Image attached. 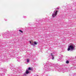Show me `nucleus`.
<instances>
[{
  "label": "nucleus",
  "mask_w": 76,
  "mask_h": 76,
  "mask_svg": "<svg viewBox=\"0 0 76 76\" xmlns=\"http://www.w3.org/2000/svg\"><path fill=\"white\" fill-rule=\"evenodd\" d=\"M45 66L43 68L44 71L46 72L47 71H54V68L56 67V65L55 64H53L48 61L46 63Z\"/></svg>",
  "instance_id": "nucleus-1"
},
{
  "label": "nucleus",
  "mask_w": 76,
  "mask_h": 76,
  "mask_svg": "<svg viewBox=\"0 0 76 76\" xmlns=\"http://www.w3.org/2000/svg\"><path fill=\"white\" fill-rule=\"evenodd\" d=\"M19 31L20 32H21V33H23V31H22V30H19Z\"/></svg>",
  "instance_id": "nucleus-15"
},
{
  "label": "nucleus",
  "mask_w": 76,
  "mask_h": 76,
  "mask_svg": "<svg viewBox=\"0 0 76 76\" xmlns=\"http://www.w3.org/2000/svg\"><path fill=\"white\" fill-rule=\"evenodd\" d=\"M56 9H59V8H56Z\"/></svg>",
  "instance_id": "nucleus-19"
},
{
  "label": "nucleus",
  "mask_w": 76,
  "mask_h": 76,
  "mask_svg": "<svg viewBox=\"0 0 76 76\" xmlns=\"http://www.w3.org/2000/svg\"><path fill=\"white\" fill-rule=\"evenodd\" d=\"M8 59H7V62H8Z\"/></svg>",
  "instance_id": "nucleus-20"
},
{
  "label": "nucleus",
  "mask_w": 76,
  "mask_h": 76,
  "mask_svg": "<svg viewBox=\"0 0 76 76\" xmlns=\"http://www.w3.org/2000/svg\"><path fill=\"white\" fill-rule=\"evenodd\" d=\"M57 12H58V11L56 10L54 11L53 13L52 14V15L53 18H55L57 16Z\"/></svg>",
  "instance_id": "nucleus-5"
},
{
  "label": "nucleus",
  "mask_w": 76,
  "mask_h": 76,
  "mask_svg": "<svg viewBox=\"0 0 76 76\" xmlns=\"http://www.w3.org/2000/svg\"><path fill=\"white\" fill-rule=\"evenodd\" d=\"M4 20H5V21H7V20L6 19H4Z\"/></svg>",
  "instance_id": "nucleus-17"
},
{
  "label": "nucleus",
  "mask_w": 76,
  "mask_h": 76,
  "mask_svg": "<svg viewBox=\"0 0 76 76\" xmlns=\"http://www.w3.org/2000/svg\"><path fill=\"white\" fill-rule=\"evenodd\" d=\"M10 66L11 67L10 69H12V71L13 72V74H11L8 75V76H15L14 74L16 75V74H17V73L18 72V71L20 70V67H17L16 68H13V66H12V64H10Z\"/></svg>",
  "instance_id": "nucleus-2"
},
{
  "label": "nucleus",
  "mask_w": 76,
  "mask_h": 76,
  "mask_svg": "<svg viewBox=\"0 0 76 76\" xmlns=\"http://www.w3.org/2000/svg\"><path fill=\"white\" fill-rule=\"evenodd\" d=\"M63 71H65V69H61V71L63 72Z\"/></svg>",
  "instance_id": "nucleus-13"
},
{
  "label": "nucleus",
  "mask_w": 76,
  "mask_h": 76,
  "mask_svg": "<svg viewBox=\"0 0 76 76\" xmlns=\"http://www.w3.org/2000/svg\"><path fill=\"white\" fill-rule=\"evenodd\" d=\"M31 44L32 45H33V46H35V45H34V43L33 42H31Z\"/></svg>",
  "instance_id": "nucleus-10"
},
{
  "label": "nucleus",
  "mask_w": 76,
  "mask_h": 76,
  "mask_svg": "<svg viewBox=\"0 0 76 76\" xmlns=\"http://www.w3.org/2000/svg\"><path fill=\"white\" fill-rule=\"evenodd\" d=\"M32 69L30 67H29L28 69H27L26 70H28V72H29V70H32Z\"/></svg>",
  "instance_id": "nucleus-8"
},
{
  "label": "nucleus",
  "mask_w": 76,
  "mask_h": 76,
  "mask_svg": "<svg viewBox=\"0 0 76 76\" xmlns=\"http://www.w3.org/2000/svg\"><path fill=\"white\" fill-rule=\"evenodd\" d=\"M66 63H67V64H69V61H67L66 62Z\"/></svg>",
  "instance_id": "nucleus-12"
},
{
  "label": "nucleus",
  "mask_w": 76,
  "mask_h": 76,
  "mask_svg": "<svg viewBox=\"0 0 76 76\" xmlns=\"http://www.w3.org/2000/svg\"><path fill=\"white\" fill-rule=\"evenodd\" d=\"M30 73V72L28 71V69H26V72L23 74V76H26V75H28V74Z\"/></svg>",
  "instance_id": "nucleus-6"
},
{
  "label": "nucleus",
  "mask_w": 76,
  "mask_h": 76,
  "mask_svg": "<svg viewBox=\"0 0 76 76\" xmlns=\"http://www.w3.org/2000/svg\"><path fill=\"white\" fill-rule=\"evenodd\" d=\"M37 44H38V42L35 41L34 42V45H37Z\"/></svg>",
  "instance_id": "nucleus-9"
},
{
  "label": "nucleus",
  "mask_w": 76,
  "mask_h": 76,
  "mask_svg": "<svg viewBox=\"0 0 76 76\" xmlns=\"http://www.w3.org/2000/svg\"><path fill=\"white\" fill-rule=\"evenodd\" d=\"M7 72V70L5 69L0 67V76H4V73Z\"/></svg>",
  "instance_id": "nucleus-3"
},
{
  "label": "nucleus",
  "mask_w": 76,
  "mask_h": 76,
  "mask_svg": "<svg viewBox=\"0 0 76 76\" xmlns=\"http://www.w3.org/2000/svg\"><path fill=\"white\" fill-rule=\"evenodd\" d=\"M50 56L52 57V60H54V53H51Z\"/></svg>",
  "instance_id": "nucleus-7"
},
{
  "label": "nucleus",
  "mask_w": 76,
  "mask_h": 76,
  "mask_svg": "<svg viewBox=\"0 0 76 76\" xmlns=\"http://www.w3.org/2000/svg\"><path fill=\"white\" fill-rule=\"evenodd\" d=\"M30 44H31V43H32V42L31 41H30Z\"/></svg>",
  "instance_id": "nucleus-18"
},
{
  "label": "nucleus",
  "mask_w": 76,
  "mask_h": 76,
  "mask_svg": "<svg viewBox=\"0 0 76 76\" xmlns=\"http://www.w3.org/2000/svg\"><path fill=\"white\" fill-rule=\"evenodd\" d=\"M23 18H24L25 19V18H26V16H23Z\"/></svg>",
  "instance_id": "nucleus-14"
},
{
  "label": "nucleus",
  "mask_w": 76,
  "mask_h": 76,
  "mask_svg": "<svg viewBox=\"0 0 76 76\" xmlns=\"http://www.w3.org/2000/svg\"><path fill=\"white\" fill-rule=\"evenodd\" d=\"M69 47L67 49L68 51H70V50H74V48H75V45L72 44L71 45H69Z\"/></svg>",
  "instance_id": "nucleus-4"
},
{
  "label": "nucleus",
  "mask_w": 76,
  "mask_h": 76,
  "mask_svg": "<svg viewBox=\"0 0 76 76\" xmlns=\"http://www.w3.org/2000/svg\"><path fill=\"white\" fill-rule=\"evenodd\" d=\"M18 61H19V62H20V61H21V60H19V59H18Z\"/></svg>",
  "instance_id": "nucleus-16"
},
{
  "label": "nucleus",
  "mask_w": 76,
  "mask_h": 76,
  "mask_svg": "<svg viewBox=\"0 0 76 76\" xmlns=\"http://www.w3.org/2000/svg\"><path fill=\"white\" fill-rule=\"evenodd\" d=\"M26 61H27V63H29V59H27V60H26Z\"/></svg>",
  "instance_id": "nucleus-11"
},
{
  "label": "nucleus",
  "mask_w": 76,
  "mask_h": 76,
  "mask_svg": "<svg viewBox=\"0 0 76 76\" xmlns=\"http://www.w3.org/2000/svg\"><path fill=\"white\" fill-rule=\"evenodd\" d=\"M18 58H20V57H18Z\"/></svg>",
  "instance_id": "nucleus-21"
}]
</instances>
